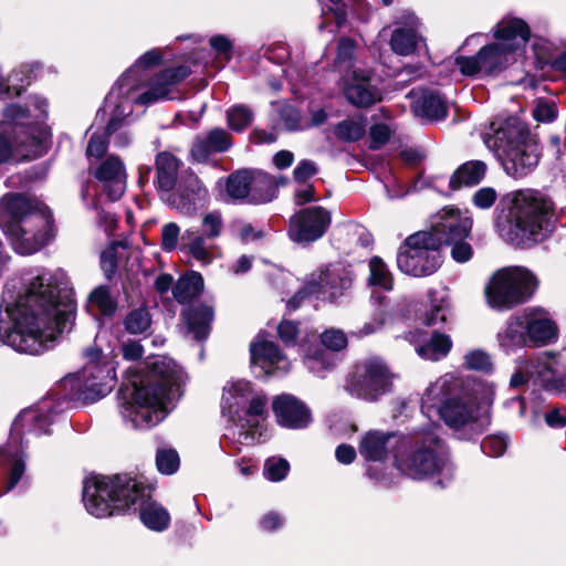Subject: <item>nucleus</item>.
Instances as JSON below:
<instances>
[{"instance_id":"obj_37","label":"nucleus","mask_w":566,"mask_h":566,"mask_svg":"<svg viewBox=\"0 0 566 566\" xmlns=\"http://www.w3.org/2000/svg\"><path fill=\"white\" fill-rule=\"evenodd\" d=\"M486 164L482 160H470L462 164L450 177V187H472L480 184L486 174Z\"/></svg>"},{"instance_id":"obj_40","label":"nucleus","mask_w":566,"mask_h":566,"mask_svg":"<svg viewBox=\"0 0 566 566\" xmlns=\"http://www.w3.org/2000/svg\"><path fill=\"white\" fill-rule=\"evenodd\" d=\"M203 289V279L198 272H190L181 276L172 289L175 298L179 303H188L200 294Z\"/></svg>"},{"instance_id":"obj_64","label":"nucleus","mask_w":566,"mask_h":566,"mask_svg":"<svg viewBox=\"0 0 566 566\" xmlns=\"http://www.w3.org/2000/svg\"><path fill=\"white\" fill-rule=\"evenodd\" d=\"M448 245H452L451 248V256L454 261L459 263H464L469 261L473 255V250L471 245L464 241V239L455 240L452 243H447Z\"/></svg>"},{"instance_id":"obj_20","label":"nucleus","mask_w":566,"mask_h":566,"mask_svg":"<svg viewBox=\"0 0 566 566\" xmlns=\"http://www.w3.org/2000/svg\"><path fill=\"white\" fill-rule=\"evenodd\" d=\"M472 221L463 217L458 209L444 208L433 217L429 233L439 240V247L465 239L471 230Z\"/></svg>"},{"instance_id":"obj_30","label":"nucleus","mask_w":566,"mask_h":566,"mask_svg":"<svg viewBox=\"0 0 566 566\" xmlns=\"http://www.w3.org/2000/svg\"><path fill=\"white\" fill-rule=\"evenodd\" d=\"M252 397L251 384L247 380H237L229 382L223 388L221 411L233 426L242 421V412Z\"/></svg>"},{"instance_id":"obj_61","label":"nucleus","mask_w":566,"mask_h":566,"mask_svg":"<svg viewBox=\"0 0 566 566\" xmlns=\"http://www.w3.org/2000/svg\"><path fill=\"white\" fill-rule=\"evenodd\" d=\"M356 53V42L349 38H342L338 41L336 64L338 66L349 64Z\"/></svg>"},{"instance_id":"obj_14","label":"nucleus","mask_w":566,"mask_h":566,"mask_svg":"<svg viewBox=\"0 0 566 566\" xmlns=\"http://www.w3.org/2000/svg\"><path fill=\"white\" fill-rule=\"evenodd\" d=\"M440 264L439 240L428 231L408 237L397 254L399 270L412 276L430 275Z\"/></svg>"},{"instance_id":"obj_58","label":"nucleus","mask_w":566,"mask_h":566,"mask_svg":"<svg viewBox=\"0 0 566 566\" xmlns=\"http://www.w3.org/2000/svg\"><path fill=\"white\" fill-rule=\"evenodd\" d=\"M222 230V217L219 212L212 211L203 216L201 222V234L208 239L218 238Z\"/></svg>"},{"instance_id":"obj_8","label":"nucleus","mask_w":566,"mask_h":566,"mask_svg":"<svg viewBox=\"0 0 566 566\" xmlns=\"http://www.w3.org/2000/svg\"><path fill=\"white\" fill-rule=\"evenodd\" d=\"M0 228L18 253L29 255L50 240L51 217L38 202L7 193L0 199Z\"/></svg>"},{"instance_id":"obj_33","label":"nucleus","mask_w":566,"mask_h":566,"mask_svg":"<svg viewBox=\"0 0 566 566\" xmlns=\"http://www.w3.org/2000/svg\"><path fill=\"white\" fill-rule=\"evenodd\" d=\"M497 342L500 347L507 353L527 344L528 339L522 313L509 318L505 327L497 333Z\"/></svg>"},{"instance_id":"obj_36","label":"nucleus","mask_w":566,"mask_h":566,"mask_svg":"<svg viewBox=\"0 0 566 566\" xmlns=\"http://www.w3.org/2000/svg\"><path fill=\"white\" fill-rule=\"evenodd\" d=\"M126 117L127 115L124 114L123 109H113L106 126V134L99 135L94 133L90 138L86 147V155L90 160L93 158L101 159L105 155L108 147L107 135L116 132L122 126V123Z\"/></svg>"},{"instance_id":"obj_24","label":"nucleus","mask_w":566,"mask_h":566,"mask_svg":"<svg viewBox=\"0 0 566 566\" xmlns=\"http://www.w3.org/2000/svg\"><path fill=\"white\" fill-rule=\"evenodd\" d=\"M401 436L395 432L369 430L363 434L358 444L359 454L367 461L381 462L389 451L395 457Z\"/></svg>"},{"instance_id":"obj_53","label":"nucleus","mask_w":566,"mask_h":566,"mask_svg":"<svg viewBox=\"0 0 566 566\" xmlns=\"http://www.w3.org/2000/svg\"><path fill=\"white\" fill-rule=\"evenodd\" d=\"M464 366L471 370L488 373L492 368V361L484 350L472 349L464 355Z\"/></svg>"},{"instance_id":"obj_55","label":"nucleus","mask_w":566,"mask_h":566,"mask_svg":"<svg viewBox=\"0 0 566 566\" xmlns=\"http://www.w3.org/2000/svg\"><path fill=\"white\" fill-rule=\"evenodd\" d=\"M118 249H124L119 242H113L101 253V266L106 277H111L117 268Z\"/></svg>"},{"instance_id":"obj_23","label":"nucleus","mask_w":566,"mask_h":566,"mask_svg":"<svg viewBox=\"0 0 566 566\" xmlns=\"http://www.w3.org/2000/svg\"><path fill=\"white\" fill-rule=\"evenodd\" d=\"M94 177L104 184L111 200L119 199L126 190V169L124 163L115 155L107 156L93 169Z\"/></svg>"},{"instance_id":"obj_60","label":"nucleus","mask_w":566,"mask_h":566,"mask_svg":"<svg viewBox=\"0 0 566 566\" xmlns=\"http://www.w3.org/2000/svg\"><path fill=\"white\" fill-rule=\"evenodd\" d=\"M322 344L333 352L342 350L347 345V337L340 329L331 328L321 336Z\"/></svg>"},{"instance_id":"obj_52","label":"nucleus","mask_w":566,"mask_h":566,"mask_svg":"<svg viewBox=\"0 0 566 566\" xmlns=\"http://www.w3.org/2000/svg\"><path fill=\"white\" fill-rule=\"evenodd\" d=\"M413 119L420 125H431L448 117V108H410Z\"/></svg>"},{"instance_id":"obj_47","label":"nucleus","mask_w":566,"mask_h":566,"mask_svg":"<svg viewBox=\"0 0 566 566\" xmlns=\"http://www.w3.org/2000/svg\"><path fill=\"white\" fill-rule=\"evenodd\" d=\"M310 127L308 118L301 113V108H279L275 128L297 130Z\"/></svg>"},{"instance_id":"obj_29","label":"nucleus","mask_w":566,"mask_h":566,"mask_svg":"<svg viewBox=\"0 0 566 566\" xmlns=\"http://www.w3.org/2000/svg\"><path fill=\"white\" fill-rule=\"evenodd\" d=\"M273 411L277 422L286 428L301 429L311 422L307 407L295 397L283 394L273 400Z\"/></svg>"},{"instance_id":"obj_46","label":"nucleus","mask_w":566,"mask_h":566,"mask_svg":"<svg viewBox=\"0 0 566 566\" xmlns=\"http://www.w3.org/2000/svg\"><path fill=\"white\" fill-rule=\"evenodd\" d=\"M411 106H447L448 101L438 87H416L409 94Z\"/></svg>"},{"instance_id":"obj_11","label":"nucleus","mask_w":566,"mask_h":566,"mask_svg":"<svg viewBox=\"0 0 566 566\" xmlns=\"http://www.w3.org/2000/svg\"><path fill=\"white\" fill-rule=\"evenodd\" d=\"M7 120L0 122V164L7 163L15 146H25L40 156L51 137L43 119H31L29 108H8Z\"/></svg>"},{"instance_id":"obj_12","label":"nucleus","mask_w":566,"mask_h":566,"mask_svg":"<svg viewBox=\"0 0 566 566\" xmlns=\"http://www.w3.org/2000/svg\"><path fill=\"white\" fill-rule=\"evenodd\" d=\"M537 287L536 277L521 266L497 270L484 287L488 305L496 311H509L531 298Z\"/></svg>"},{"instance_id":"obj_63","label":"nucleus","mask_w":566,"mask_h":566,"mask_svg":"<svg viewBox=\"0 0 566 566\" xmlns=\"http://www.w3.org/2000/svg\"><path fill=\"white\" fill-rule=\"evenodd\" d=\"M180 235V228L175 222L166 223L161 230V245L166 251H172L177 248Z\"/></svg>"},{"instance_id":"obj_57","label":"nucleus","mask_w":566,"mask_h":566,"mask_svg":"<svg viewBox=\"0 0 566 566\" xmlns=\"http://www.w3.org/2000/svg\"><path fill=\"white\" fill-rule=\"evenodd\" d=\"M394 128L384 123L373 124L369 129L370 145L369 148L377 150L381 148L390 138Z\"/></svg>"},{"instance_id":"obj_2","label":"nucleus","mask_w":566,"mask_h":566,"mask_svg":"<svg viewBox=\"0 0 566 566\" xmlns=\"http://www.w3.org/2000/svg\"><path fill=\"white\" fill-rule=\"evenodd\" d=\"M182 373L175 360L154 357L130 367L119 389L123 419L137 429L160 423L181 396Z\"/></svg>"},{"instance_id":"obj_19","label":"nucleus","mask_w":566,"mask_h":566,"mask_svg":"<svg viewBox=\"0 0 566 566\" xmlns=\"http://www.w3.org/2000/svg\"><path fill=\"white\" fill-rule=\"evenodd\" d=\"M265 405L266 399L264 397H250L242 412L243 420L229 428L226 437L240 446H251L261 441L260 421L265 419Z\"/></svg>"},{"instance_id":"obj_59","label":"nucleus","mask_w":566,"mask_h":566,"mask_svg":"<svg viewBox=\"0 0 566 566\" xmlns=\"http://www.w3.org/2000/svg\"><path fill=\"white\" fill-rule=\"evenodd\" d=\"M507 448V438L502 434L489 436L482 443V451L489 457L499 458L503 455Z\"/></svg>"},{"instance_id":"obj_34","label":"nucleus","mask_w":566,"mask_h":566,"mask_svg":"<svg viewBox=\"0 0 566 566\" xmlns=\"http://www.w3.org/2000/svg\"><path fill=\"white\" fill-rule=\"evenodd\" d=\"M190 333L197 340H203L210 333V325L213 319V310L208 305H195L184 311Z\"/></svg>"},{"instance_id":"obj_4","label":"nucleus","mask_w":566,"mask_h":566,"mask_svg":"<svg viewBox=\"0 0 566 566\" xmlns=\"http://www.w3.org/2000/svg\"><path fill=\"white\" fill-rule=\"evenodd\" d=\"M493 389L482 382L464 385L453 374H444L429 385L421 399V411L431 419L439 416L454 430L469 429L480 433L489 424V406Z\"/></svg>"},{"instance_id":"obj_41","label":"nucleus","mask_w":566,"mask_h":566,"mask_svg":"<svg viewBox=\"0 0 566 566\" xmlns=\"http://www.w3.org/2000/svg\"><path fill=\"white\" fill-rule=\"evenodd\" d=\"M304 364L311 373L323 378L335 366V356L321 347L310 348L304 355Z\"/></svg>"},{"instance_id":"obj_27","label":"nucleus","mask_w":566,"mask_h":566,"mask_svg":"<svg viewBox=\"0 0 566 566\" xmlns=\"http://www.w3.org/2000/svg\"><path fill=\"white\" fill-rule=\"evenodd\" d=\"M51 406L48 402L35 408H29L19 413L11 428V439H21L28 432L42 434L49 432L53 421Z\"/></svg>"},{"instance_id":"obj_6","label":"nucleus","mask_w":566,"mask_h":566,"mask_svg":"<svg viewBox=\"0 0 566 566\" xmlns=\"http://www.w3.org/2000/svg\"><path fill=\"white\" fill-rule=\"evenodd\" d=\"M494 42L471 56L459 55L454 64L464 76H496L517 63L525 52L531 31L520 18L505 17L492 29Z\"/></svg>"},{"instance_id":"obj_25","label":"nucleus","mask_w":566,"mask_h":566,"mask_svg":"<svg viewBox=\"0 0 566 566\" xmlns=\"http://www.w3.org/2000/svg\"><path fill=\"white\" fill-rule=\"evenodd\" d=\"M522 314L530 343L544 346L557 338V326L548 312L533 307L525 310Z\"/></svg>"},{"instance_id":"obj_10","label":"nucleus","mask_w":566,"mask_h":566,"mask_svg":"<svg viewBox=\"0 0 566 566\" xmlns=\"http://www.w3.org/2000/svg\"><path fill=\"white\" fill-rule=\"evenodd\" d=\"M551 200L534 190H520L512 195L504 235L515 244L541 241L549 231Z\"/></svg>"},{"instance_id":"obj_18","label":"nucleus","mask_w":566,"mask_h":566,"mask_svg":"<svg viewBox=\"0 0 566 566\" xmlns=\"http://www.w3.org/2000/svg\"><path fill=\"white\" fill-rule=\"evenodd\" d=\"M331 214L322 207H311L301 210L290 221L289 235L297 243L316 241L327 230Z\"/></svg>"},{"instance_id":"obj_21","label":"nucleus","mask_w":566,"mask_h":566,"mask_svg":"<svg viewBox=\"0 0 566 566\" xmlns=\"http://www.w3.org/2000/svg\"><path fill=\"white\" fill-rule=\"evenodd\" d=\"M343 90L352 106H373L382 101V94L371 84L368 71L350 70L344 76Z\"/></svg>"},{"instance_id":"obj_5","label":"nucleus","mask_w":566,"mask_h":566,"mask_svg":"<svg viewBox=\"0 0 566 566\" xmlns=\"http://www.w3.org/2000/svg\"><path fill=\"white\" fill-rule=\"evenodd\" d=\"M164 51L155 48L143 53L125 70L105 96L106 106L148 105L174 99L175 87L191 71L186 65L165 69L151 77L147 72L164 61Z\"/></svg>"},{"instance_id":"obj_50","label":"nucleus","mask_w":566,"mask_h":566,"mask_svg":"<svg viewBox=\"0 0 566 566\" xmlns=\"http://www.w3.org/2000/svg\"><path fill=\"white\" fill-rule=\"evenodd\" d=\"M150 315L145 308H136L124 319L125 329L130 334H142L150 327Z\"/></svg>"},{"instance_id":"obj_43","label":"nucleus","mask_w":566,"mask_h":566,"mask_svg":"<svg viewBox=\"0 0 566 566\" xmlns=\"http://www.w3.org/2000/svg\"><path fill=\"white\" fill-rule=\"evenodd\" d=\"M90 310L96 308L103 316H113L117 310V300L106 285L95 287L87 296Z\"/></svg>"},{"instance_id":"obj_48","label":"nucleus","mask_w":566,"mask_h":566,"mask_svg":"<svg viewBox=\"0 0 566 566\" xmlns=\"http://www.w3.org/2000/svg\"><path fill=\"white\" fill-rule=\"evenodd\" d=\"M191 232L186 231L184 239L186 237L189 238V243L187 249L192 258L199 261L202 264H209L212 261V245L207 243L208 238L203 235H195L192 239L190 238Z\"/></svg>"},{"instance_id":"obj_3","label":"nucleus","mask_w":566,"mask_h":566,"mask_svg":"<svg viewBox=\"0 0 566 566\" xmlns=\"http://www.w3.org/2000/svg\"><path fill=\"white\" fill-rule=\"evenodd\" d=\"M151 486L130 474L93 475L83 482L85 510L97 518L139 511L143 524L155 532H163L170 524L168 511L150 497Z\"/></svg>"},{"instance_id":"obj_56","label":"nucleus","mask_w":566,"mask_h":566,"mask_svg":"<svg viewBox=\"0 0 566 566\" xmlns=\"http://www.w3.org/2000/svg\"><path fill=\"white\" fill-rule=\"evenodd\" d=\"M535 69L545 70L549 67L553 70V63L556 56L553 55L552 48L546 42H537L533 45Z\"/></svg>"},{"instance_id":"obj_51","label":"nucleus","mask_w":566,"mask_h":566,"mask_svg":"<svg viewBox=\"0 0 566 566\" xmlns=\"http://www.w3.org/2000/svg\"><path fill=\"white\" fill-rule=\"evenodd\" d=\"M290 471L287 460L283 458L272 457L269 458L263 468L264 476L272 482H280L284 480Z\"/></svg>"},{"instance_id":"obj_31","label":"nucleus","mask_w":566,"mask_h":566,"mask_svg":"<svg viewBox=\"0 0 566 566\" xmlns=\"http://www.w3.org/2000/svg\"><path fill=\"white\" fill-rule=\"evenodd\" d=\"M418 27V20L409 14L406 25L397 27L391 33L389 42L391 51L401 56L412 54L422 41Z\"/></svg>"},{"instance_id":"obj_9","label":"nucleus","mask_w":566,"mask_h":566,"mask_svg":"<svg viewBox=\"0 0 566 566\" xmlns=\"http://www.w3.org/2000/svg\"><path fill=\"white\" fill-rule=\"evenodd\" d=\"M483 142L488 149L503 163L505 171L520 178L538 164V148L525 123L505 112L490 123Z\"/></svg>"},{"instance_id":"obj_16","label":"nucleus","mask_w":566,"mask_h":566,"mask_svg":"<svg viewBox=\"0 0 566 566\" xmlns=\"http://www.w3.org/2000/svg\"><path fill=\"white\" fill-rule=\"evenodd\" d=\"M352 285V280L337 270H325L312 273L307 279L303 289H301L292 300L289 301L287 307L296 310L300 302L304 298H328L331 301L340 296L344 291Z\"/></svg>"},{"instance_id":"obj_35","label":"nucleus","mask_w":566,"mask_h":566,"mask_svg":"<svg viewBox=\"0 0 566 566\" xmlns=\"http://www.w3.org/2000/svg\"><path fill=\"white\" fill-rule=\"evenodd\" d=\"M179 160L170 153L163 151L156 157V185L161 192L169 193L176 186Z\"/></svg>"},{"instance_id":"obj_42","label":"nucleus","mask_w":566,"mask_h":566,"mask_svg":"<svg viewBox=\"0 0 566 566\" xmlns=\"http://www.w3.org/2000/svg\"><path fill=\"white\" fill-rule=\"evenodd\" d=\"M367 124L368 118L365 114L355 115L338 123L334 128V133L344 142H356L365 135Z\"/></svg>"},{"instance_id":"obj_1","label":"nucleus","mask_w":566,"mask_h":566,"mask_svg":"<svg viewBox=\"0 0 566 566\" xmlns=\"http://www.w3.org/2000/svg\"><path fill=\"white\" fill-rule=\"evenodd\" d=\"M0 340L19 353L39 355L71 324L73 305L59 297L55 277L27 272L7 283L2 294Z\"/></svg>"},{"instance_id":"obj_26","label":"nucleus","mask_w":566,"mask_h":566,"mask_svg":"<svg viewBox=\"0 0 566 566\" xmlns=\"http://www.w3.org/2000/svg\"><path fill=\"white\" fill-rule=\"evenodd\" d=\"M208 191L195 175H189L180 184L176 193L171 195L170 203L181 213L191 216L205 205Z\"/></svg>"},{"instance_id":"obj_13","label":"nucleus","mask_w":566,"mask_h":566,"mask_svg":"<svg viewBox=\"0 0 566 566\" xmlns=\"http://www.w3.org/2000/svg\"><path fill=\"white\" fill-rule=\"evenodd\" d=\"M86 365L76 375L67 377L65 386L84 401H95L109 394L115 386L114 367L105 361L106 355L95 345L86 350Z\"/></svg>"},{"instance_id":"obj_45","label":"nucleus","mask_w":566,"mask_h":566,"mask_svg":"<svg viewBox=\"0 0 566 566\" xmlns=\"http://www.w3.org/2000/svg\"><path fill=\"white\" fill-rule=\"evenodd\" d=\"M368 284L384 291H390L394 286L392 274L379 256H374L369 261Z\"/></svg>"},{"instance_id":"obj_17","label":"nucleus","mask_w":566,"mask_h":566,"mask_svg":"<svg viewBox=\"0 0 566 566\" xmlns=\"http://www.w3.org/2000/svg\"><path fill=\"white\" fill-rule=\"evenodd\" d=\"M266 186L264 195H253L252 201L263 203L271 201L275 196L276 182L273 177L262 171L238 170L228 177L227 191L233 199H243L258 186Z\"/></svg>"},{"instance_id":"obj_39","label":"nucleus","mask_w":566,"mask_h":566,"mask_svg":"<svg viewBox=\"0 0 566 566\" xmlns=\"http://www.w3.org/2000/svg\"><path fill=\"white\" fill-rule=\"evenodd\" d=\"M452 348L449 335L434 332L423 344L416 347V353L426 360L439 361L447 357Z\"/></svg>"},{"instance_id":"obj_54","label":"nucleus","mask_w":566,"mask_h":566,"mask_svg":"<svg viewBox=\"0 0 566 566\" xmlns=\"http://www.w3.org/2000/svg\"><path fill=\"white\" fill-rule=\"evenodd\" d=\"M254 118L250 108H229L227 112L228 125L235 132H241L248 127Z\"/></svg>"},{"instance_id":"obj_44","label":"nucleus","mask_w":566,"mask_h":566,"mask_svg":"<svg viewBox=\"0 0 566 566\" xmlns=\"http://www.w3.org/2000/svg\"><path fill=\"white\" fill-rule=\"evenodd\" d=\"M11 463L9 481L6 492L12 490L24 473L25 464L18 448L12 450L11 446L0 448V463Z\"/></svg>"},{"instance_id":"obj_7","label":"nucleus","mask_w":566,"mask_h":566,"mask_svg":"<svg viewBox=\"0 0 566 566\" xmlns=\"http://www.w3.org/2000/svg\"><path fill=\"white\" fill-rule=\"evenodd\" d=\"M439 430V424L430 422L408 434H401L395 451L394 467L405 476L417 481L433 476L450 479L453 465Z\"/></svg>"},{"instance_id":"obj_38","label":"nucleus","mask_w":566,"mask_h":566,"mask_svg":"<svg viewBox=\"0 0 566 566\" xmlns=\"http://www.w3.org/2000/svg\"><path fill=\"white\" fill-rule=\"evenodd\" d=\"M430 307L424 313L422 322L427 326H436L447 322L451 312L450 295L446 289L431 291Z\"/></svg>"},{"instance_id":"obj_15","label":"nucleus","mask_w":566,"mask_h":566,"mask_svg":"<svg viewBox=\"0 0 566 566\" xmlns=\"http://www.w3.org/2000/svg\"><path fill=\"white\" fill-rule=\"evenodd\" d=\"M392 374L377 357L365 360L349 378L346 390L360 399L374 401L391 390Z\"/></svg>"},{"instance_id":"obj_49","label":"nucleus","mask_w":566,"mask_h":566,"mask_svg":"<svg viewBox=\"0 0 566 566\" xmlns=\"http://www.w3.org/2000/svg\"><path fill=\"white\" fill-rule=\"evenodd\" d=\"M179 465L180 458L175 449L163 447L157 450L156 467L160 473L171 475L177 472Z\"/></svg>"},{"instance_id":"obj_32","label":"nucleus","mask_w":566,"mask_h":566,"mask_svg":"<svg viewBox=\"0 0 566 566\" xmlns=\"http://www.w3.org/2000/svg\"><path fill=\"white\" fill-rule=\"evenodd\" d=\"M230 147V135L221 128H214L205 137H198L195 140L191 147V156L196 161L203 163L211 154L226 151Z\"/></svg>"},{"instance_id":"obj_62","label":"nucleus","mask_w":566,"mask_h":566,"mask_svg":"<svg viewBox=\"0 0 566 566\" xmlns=\"http://www.w3.org/2000/svg\"><path fill=\"white\" fill-rule=\"evenodd\" d=\"M497 192L492 187H482L472 197V202L479 209H490L496 201Z\"/></svg>"},{"instance_id":"obj_28","label":"nucleus","mask_w":566,"mask_h":566,"mask_svg":"<svg viewBox=\"0 0 566 566\" xmlns=\"http://www.w3.org/2000/svg\"><path fill=\"white\" fill-rule=\"evenodd\" d=\"M557 360L555 357L545 355L535 361H526L520 367V370L511 377V387H520L526 382L527 378H534L544 387H549L557 376Z\"/></svg>"},{"instance_id":"obj_22","label":"nucleus","mask_w":566,"mask_h":566,"mask_svg":"<svg viewBox=\"0 0 566 566\" xmlns=\"http://www.w3.org/2000/svg\"><path fill=\"white\" fill-rule=\"evenodd\" d=\"M251 364L254 369L259 368L256 376H269L276 371L286 373L290 369V361L280 352L276 344L259 336L250 345Z\"/></svg>"}]
</instances>
